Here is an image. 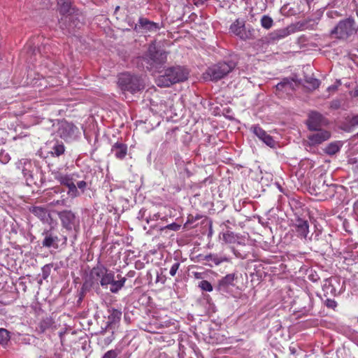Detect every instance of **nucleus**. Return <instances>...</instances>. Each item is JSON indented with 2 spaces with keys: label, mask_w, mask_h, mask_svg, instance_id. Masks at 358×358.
<instances>
[{
  "label": "nucleus",
  "mask_w": 358,
  "mask_h": 358,
  "mask_svg": "<svg viewBox=\"0 0 358 358\" xmlns=\"http://www.w3.org/2000/svg\"><path fill=\"white\" fill-rule=\"evenodd\" d=\"M64 192L63 190L62 191H60L59 189L58 188V191H57L56 189L55 190V192L57 193V192Z\"/></svg>",
  "instance_id": "52"
},
{
  "label": "nucleus",
  "mask_w": 358,
  "mask_h": 358,
  "mask_svg": "<svg viewBox=\"0 0 358 358\" xmlns=\"http://www.w3.org/2000/svg\"><path fill=\"white\" fill-rule=\"evenodd\" d=\"M206 265H208V266H210V267H212V266H213V264H210V263H206Z\"/></svg>",
  "instance_id": "51"
},
{
  "label": "nucleus",
  "mask_w": 358,
  "mask_h": 358,
  "mask_svg": "<svg viewBox=\"0 0 358 358\" xmlns=\"http://www.w3.org/2000/svg\"><path fill=\"white\" fill-rule=\"evenodd\" d=\"M199 257L201 261L212 262L215 265H219L222 262H228L227 257H218V255L215 254H209L207 255H200Z\"/></svg>",
  "instance_id": "19"
},
{
  "label": "nucleus",
  "mask_w": 358,
  "mask_h": 358,
  "mask_svg": "<svg viewBox=\"0 0 358 358\" xmlns=\"http://www.w3.org/2000/svg\"><path fill=\"white\" fill-rule=\"evenodd\" d=\"M31 212L43 221L46 220L48 216H49L47 209L41 206L33 207Z\"/></svg>",
  "instance_id": "24"
},
{
  "label": "nucleus",
  "mask_w": 358,
  "mask_h": 358,
  "mask_svg": "<svg viewBox=\"0 0 358 358\" xmlns=\"http://www.w3.org/2000/svg\"><path fill=\"white\" fill-rule=\"evenodd\" d=\"M118 280H117L123 287L126 282L127 278L125 277H121L120 275H117Z\"/></svg>",
  "instance_id": "45"
},
{
  "label": "nucleus",
  "mask_w": 358,
  "mask_h": 358,
  "mask_svg": "<svg viewBox=\"0 0 358 358\" xmlns=\"http://www.w3.org/2000/svg\"><path fill=\"white\" fill-rule=\"evenodd\" d=\"M192 274L196 279H203L204 277V273L201 272H193Z\"/></svg>",
  "instance_id": "44"
},
{
  "label": "nucleus",
  "mask_w": 358,
  "mask_h": 358,
  "mask_svg": "<svg viewBox=\"0 0 358 358\" xmlns=\"http://www.w3.org/2000/svg\"><path fill=\"white\" fill-rule=\"evenodd\" d=\"M76 187H78V189L80 192V194L85 192L87 186V182L85 180L78 181L76 180Z\"/></svg>",
  "instance_id": "38"
},
{
  "label": "nucleus",
  "mask_w": 358,
  "mask_h": 358,
  "mask_svg": "<svg viewBox=\"0 0 358 358\" xmlns=\"http://www.w3.org/2000/svg\"><path fill=\"white\" fill-rule=\"evenodd\" d=\"M44 238L42 245L45 248H58L59 237L54 234L51 230H45L43 232Z\"/></svg>",
  "instance_id": "14"
},
{
  "label": "nucleus",
  "mask_w": 358,
  "mask_h": 358,
  "mask_svg": "<svg viewBox=\"0 0 358 358\" xmlns=\"http://www.w3.org/2000/svg\"><path fill=\"white\" fill-rule=\"evenodd\" d=\"M180 266V264L179 262H176L172 265V266L170 269V275L171 276H174L176 274L177 271L178 270Z\"/></svg>",
  "instance_id": "40"
},
{
  "label": "nucleus",
  "mask_w": 358,
  "mask_h": 358,
  "mask_svg": "<svg viewBox=\"0 0 358 358\" xmlns=\"http://www.w3.org/2000/svg\"><path fill=\"white\" fill-rule=\"evenodd\" d=\"M87 284H88V282H87V281H86V282L83 284V288H84V287H87Z\"/></svg>",
  "instance_id": "50"
},
{
  "label": "nucleus",
  "mask_w": 358,
  "mask_h": 358,
  "mask_svg": "<svg viewBox=\"0 0 358 358\" xmlns=\"http://www.w3.org/2000/svg\"><path fill=\"white\" fill-rule=\"evenodd\" d=\"M10 156L8 153L4 152H0V162L3 164H6L10 160Z\"/></svg>",
  "instance_id": "39"
},
{
  "label": "nucleus",
  "mask_w": 358,
  "mask_h": 358,
  "mask_svg": "<svg viewBox=\"0 0 358 358\" xmlns=\"http://www.w3.org/2000/svg\"><path fill=\"white\" fill-rule=\"evenodd\" d=\"M340 106V102L338 101H333L331 103V107L332 108L337 109Z\"/></svg>",
  "instance_id": "47"
},
{
  "label": "nucleus",
  "mask_w": 358,
  "mask_h": 358,
  "mask_svg": "<svg viewBox=\"0 0 358 358\" xmlns=\"http://www.w3.org/2000/svg\"><path fill=\"white\" fill-rule=\"evenodd\" d=\"M62 227L67 231H74L76 234L80 230V220L71 210H63L57 213Z\"/></svg>",
  "instance_id": "8"
},
{
  "label": "nucleus",
  "mask_w": 358,
  "mask_h": 358,
  "mask_svg": "<svg viewBox=\"0 0 358 358\" xmlns=\"http://www.w3.org/2000/svg\"><path fill=\"white\" fill-rule=\"evenodd\" d=\"M289 351L292 355H294L296 352V348L293 347H289Z\"/></svg>",
  "instance_id": "48"
},
{
  "label": "nucleus",
  "mask_w": 358,
  "mask_h": 358,
  "mask_svg": "<svg viewBox=\"0 0 358 358\" xmlns=\"http://www.w3.org/2000/svg\"><path fill=\"white\" fill-rule=\"evenodd\" d=\"M113 275V271H110L103 264H99L91 270L90 277L97 283L99 282L102 287H107L112 282Z\"/></svg>",
  "instance_id": "7"
},
{
  "label": "nucleus",
  "mask_w": 358,
  "mask_h": 358,
  "mask_svg": "<svg viewBox=\"0 0 358 358\" xmlns=\"http://www.w3.org/2000/svg\"><path fill=\"white\" fill-rule=\"evenodd\" d=\"M65 148L63 143H56L52 148L51 153L54 156L59 157L64 154Z\"/></svg>",
  "instance_id": "28"
},
{
  "label": "nucleus",
  "mask_w": 358,
  "mask_h": 358,
  "mask_svg": "<svg viewBox=\"0 0 358 358\" xmlns=\"http://www.w3.org/2000/svg\"><path fill=\"white\" fill-rule=\"evenodd\" d=\"M161 28L159 23L154 22L148 19L141 17L138 22L135 24L134 29L138 33H154L157 32Z\"/></svg>",
  "instance_id": "10"
},
{
  "label": "nucleus",
  "mask_w": 358,
  "mask_h": 358,
  "mask_svg": "<svg viewBox=\"0 0 358 358\" xmlns=\"http://www.w3.org/2000/svg\"><path fill=\"white\" fill-rule=\"evenodd\" d=\"M66 203V199H63L53 201L52 203V205H55H55L65 206Z\"/></svg>",
  "instance_id": "43"
},
{
  "label": "nucleus",
  "mask_w": 358,
  "mask_h": 358,
  "mask_svg": "<svg viewBox=\"0 0 358 358\" xmlns=\"http://www.w3.org/2000/svg\"><path fill=\"white\" fill-rule=\"evenodd\" d=\"M325 305L329 308L334 309L337 306V303L334 299H327L325 301Z\"/></svg>",
  "instance_id": "41"
},
{
  "label": "nucleus",
  "mask_w": 358,
  "mask_h": 358,
  "mask_svg": "<svg viewBox=\"0 0 358 358\" xmlns=\"http://www.w3.org/2000/svg\"><path fill=\"white\" fill-rule=\"evenodd\" d=\"M118 85L123 92L135 94L144 89L145 83L143 79L138 76L124 73L119 76Z\"/></svg>",
  "instance_id": "4"
},
{
  "label": "nucleus",
  "mask_w": 358,
  "mask_h": 358,
  "mask_svg": "<svg viewBox=\"0 0 358 358\" xmlns=\"http://www.w3.org/2000/svg\"><path fill=\"white\" fill-rule=\"evenodd\" d=\"M57 6L60 14H69L71 9V0H57Z\"/></svg>",
  "instance_id": "22"
},
{
  "label": "nucleus",
  "mask_w": 358,
  "mask_h": 358,
  "mask_svg": "<svg viewBox=\"0 0 358 358\" xmlns=\"http://www.w3.org/2000/svg\"><path fill=\"white\" fill-rule=\"evenodd\" d=\"M109 285H111L110 291L113 294L117 293L122 288V285L115 280V274L113 275L112 282Z\"/></svg>",
  "instance_id": "32"
},
{
  "label": "nucleus",
  "mask_w": 358,
  "mask_h": 358,
  "mask_svg": "<svg viewBox=\"0 0 358 358\" xmlns=\"http://www.w3.org/2000/svg\"><path fill=\"white\" fill-rule=\"evenodd\" d=\"M110 152L117 159H122L127 154V146L124 143L117 142L113 145Z\"/></svg>",
  "instance_id": "17"
},
{
  "label": "nucleus",
  "mask_w": 358,
  "mask_h": 358,
  "mask_svg": "<svg viewBox=\"0 0 358 358\" xmlns=\"http://www.w3.org/2000/svg\"><path fill=\"white\" fill-rule=\"evenodd\" d=\"M120 352L121 351L119 349L110 350L103 355L102 358H117Z\"/></svg>",
  "instance_id": "35"
},
{
  "label": "nucleus",
  "mask_w": 358,
  "mask_h": 358,
  "mask_svg": "<svg viewBox=\"0 0 358 358\" xmlns=\"http://www.w3.org/2000/svg\"><path fill=\"white\" fill-rule=\"evenodd\" d=\"M250 131L262 142L270 148H274L275 141L271 136L268 134L259 125H253L250 127Z\"/></svg>",
  "instance_id": "13"
},
{
  "label": "nucleus",
  "mask_w": 358,
  "mask_h": 358,
  "mask_svg": "<svg viewBox=\"0 0 358 358\" xmlns=\"http://www.w3.org/2000/svg\"><path fill=\"white\" fill-rule=\"evenodd\" d=\"M144 60L150 70L159 71V69L166 62L167 52L157 47L156 42H152L144 56Z\"/></svg>",
  "instance_id": "2"
},
{
  "label": "nucleus",
  "mask_w": 358,
  "mask_h": 358,
  "mask_svg": "<svg viewBox=\"0 0 358 358\" xmlns=\"http://www.w3.org/2000/svg\"><path fill=\"white\" fill-rule=\"evenodd\" d=\"M223 239L226 243H235L236 237L232 232L227 231L223 234Z\"/></svg>",
  "instance_id": "37"
},
{
  "label": "nucleus",
  "mask_w": 358,
  "mask_h": 358,
  "mask_svg": "<svg viewBox=\"0 0 358 358\" xmlns=\"http://www.w3.org/2000/svg\"><path fill=\"white\" fill-rule=\"evenodd\" d=\"M357 136H358V133H357Z\"/></svg>",
  "instance_id": "55"
},
{
  "label": "nucleus",
  "mask_w": 358,
  "mask_h": 358,
  "mask_svg": "<svg viewBox=\"0 0 358 358\" xmlns=\"http://www.w3.org/2000/svg\"><path fill=\"white\" fill-rule=\"evenodd\" d=\"M305 83L306 87H307L308 90H313L319 87L320 82L318 79L312 77H308L306 78Z\"/></svg>",
  "instance_id": "27"
},
{
  "label": "nucleus",
  "mask_w": 358,
  "mask_h": 358,
  "mask_svg": "<svg viewBox=\"0 0 358 358\" xmlns=\"http://www.w3.org/2000/svg\"><path fill=\"white\" fill-rule=\"evenodd\" d=\"M323 117L315 111L311 112L308 115L307 125L309 130H317L321 126Z\"/></svg>",
  "instance_id": "15"
},
{
  "label": "nucleus",
  "mask_w": 358,
  "mask_h": 358,
  "mask_svg": "<svg viewBox=\"0 0 358 358\" xmlns=\"http://www.w3.org/2000/svg\"><path fill=\"white\" fill-rule=\"evenodd\" d=\"M78 132V128L71 122L62 121L59 124L58 134L65 141L75 138Z\"/></svg>",
  "instance_id": "11"
},
{
  "label": "nucleus",
  "mask_w": 358,
  "mask_h": 358,
  "mask_svg": "<svg viewBox=\"0 0 358 358\" xmlns=\"http://www.w3.org/2000/svg\"><path fill=\"white\" fill-rule=\"evenodd\" d=\"M188 75V71L184 67L180 66L169 67L157 77L156 83L161 87H170L173 84L186 80Z\"/></svg>",
  "instance_id": "1"
},
{
  "label": "nucleus",
  "mask_w": 358,
  "mask_h": 358,
  "mask_svg": "<svg viewBox=\"0 0 358 358\" xmlns=\"http://www.w3.org/2000/svg\"><path fill=\"white\" fill-rule=\"evenodd\" d=\"M199 287L206 292H212L213 289L212 285L207 280H201L199 283Z\"/></svg>",
  "instance_id": "34"
},
{
  "label": "nucleus",
  "mask_w": 358,
  "mask_h": 358,
  "mask_svg": "<svg viewBox=\"0 0 358 358\" xmlns=\"http://www.w3.org/2000/svg\"><path fill=\"white\" fill-rule=\"evenodd\" d=\"M296 231L298 236L307 238L309 232V224L308 221L299 219L296 223Z\"/></svg>",
  "instance_id": "18"
},
{
  "label": "nucleus",
  "mask_w": 358,
  "mask_h": 358,
  "mask_svg": "<svg viewBox=\"0 0 358 358\" xmlns=\"http://www.w3.org/2000/svg\"><path fill=\"white\" fill-rule=\"evenodd\" d=\"M276 89L278 90H285L292 88V83L288 78L283 79L281 82L276 85Z\"/></svg>",
  "instance_id": "30"
},
{
  "label": "nucleus",
  "mask_w": 358,
  "mask_h": 358,
  "mask_svg": "<svg viewBox=\"0 0 358 358\" xmlns=\"http://www.w3.org/2000/svg\"><path fill=\"white\" fill-rule=\"evenodd\" d=\"M52 268V264H45V266H43L42 267L43 279L46 280L49 277Z\"/></svg>",
  "instance_id": "36"
},
{
  "label": "nucleus",
  "mask_w": 358,
  "mask_h": 358,
  "mask_svg": "<svg viewBox=\"0 0 358 358\" xmlns=\"http://www.w3.org/2000/svg\"><path fill=\"white\" fill-rule=\"evenodd\" d=\"M236 278L234 273L227 274L218 281L217 289L222 292H226L229 287L234 285Z\"/></svg>",
  "instance_id": "16"
},
{
  "label": "nucleus",
  "mask_w": 358,
  "mask_h": 358,
  "mask_svg": "<svg viewBox=\"0 0 358 358\" xmlns=\"http://www.w3.org/2000/svg\"><path fill=\"white\" fill-rule=\"evenodd\" d=\"M355 95L358 96V91L356 90L355 92Z\"/></svg>",
  "instance_id": "54"
},
{
  "label": "nucleus",
  "mask_w": 358,
  "mask_h": 358,
  "mask_svg": "<svg viewBox=\"0 0 358 358\" xmlns=\"http://www.w3.org/2000/svg\"><path fill=\"white\" fill-rule=\"evenodd\" d=\"M229 33L242 41L252 40L255 38V29L250 25H245L243 19H236L229 27Z\"/></svg>",
  "instance_id": "6"
},
{
  "label": "nucleus",
  "mask_w": 358,
  "mask_h": 358,
  "mask_svg": "<svg viewBox=\"0 0 358 358\" xmlns=\"http://www.w3.org/2000/svg\"><path fill=\"white\" fill-rule=\"evenodd\" d=\"M350 124L353 126L358 125V115H355L350 120Z\"/></svg>",
  "instance_id": "46"
},
{
  "label": "nucleus",
  "mask_w": 358,
  "mask_h": 358,
  "mask_svg": "<svg viewBox=\"0 0 358 358\" xmlns=\"http://www.w3.org/2000/svg\"><path fill=\"white\" fill-rule=\"evenodd\" d=\"M315 132L308 136V143L310 145H317L324 141H327L331 137V133L327 130L320 129L314 130Z\"/></svg>",
  "instance_id": "12"
},
{
  "label": "nucleus",
  "mask_w": 358,
  "mask_h": 358,
  "mask_svg": "<svg viewBox=\"0 0 358 358\" xmlns=\"http://www.w3.org/2000/svg\"><path fill=\"white\" fill-rule=\"evenodd\" d=\"M357 29L355 18L349 17L340 20L331 31V34L335 36V38L338 39H347L355 34Z\"/></svg>",
  "instance_id": "5"
},
{
  "label": "nucleus",
  "mask_w": 358,
  "mask_h": 358,
  "mask_svg": "<svg viewBox=\"0 0 358 358\" xmlns=\"http://www.w3.org/2000/svg\"><path fill=\"white\" fill-rule=\"evenodd\" d=\"M289 34L290 32L287 28L278 29L269 34V40L273 42L278 41L287 37Z\"/></svg>",
  "instance_id": "20"
},
{
  "label": "nucleus",
  "mask_w": 358,
  "mask_h": 358,
  "mask_svg": "<svg viewBox=\"0 0 358 358\" xmlns=\"http://www.w3.org/2000/svg\"><path fill=\"white\" fill-rule=\"evenodd\" d=\"M166 229L173 230V231H178L180 229V225L176 223H172L170 224H168L166 227Z\"/></svg>",
  "instance_id": "42"
},
{
  "label": "nucleus",
  "mask_w": 358,
  "mask_h": 358,
  "mask_svg": "<svg viewBox=\"0 0 358 358\" xmlns=\"http://www.w3.org/2000/svg\"><path fill=\"white\" fill-rule=\"evenodd\" d=\"M273 24V21L271 17L267 15H264L261 19V25L262 27L268 29Z\"/></svg>",
  "instance_id": "31"
},
{
  "label": "nucleus",
  "mask_w": 358,
  "mask_h": 358,
  "mask_svg": "<svg viewBox=\"0 0 358 358\" xmlns=\"http://www.w3.org/2000/svg\"><path fill=\"white\" fill-rule=\"evenodd\" d=\"M30 167H31V164L30 162L27 160H24V165L22 168V172L25 178L27 183L31 182L33 180V176L31 173V171L30 170Z\"/></svg>",
  "instance_id": "25"
},
{
  "label": "nucleus",
  "mask_w": 358,
  "mask_h": 358,
  "mask_svg": "<svg viewBox=\"0 0 358 358\" xmlns=\"http://www.w3.org/2000/svg\"><path fill=\"white\" fill-rule=\"evenodd\" d=\"M342 146V144L341 142H332L330 143L324 149L325 153H327L329 155H334L338 152H339Z\"/></svg>",
  "instance_id": "26"
},
{
  "label": "nucleus",
  "mask_w": 358,
  "mask_h": 358,
  "mask_svg": "<svg viewBox=\"0 0 358 358\" xmlns=\"http://www.w3.org/2000/svg\"><path fill=\"white\" fill-rule=\"evenodd\" d=\"M235 68V64L232 62H219L218 64L209 67L206 71L211 80H218L226 76Z\"/></svg>",
  "instance_id": "9"
},
{
  "label": "nucleus",
  "mask_w": 358,
  "mask_h": 358,
  "mask_svg": "<svg viewBox=\"0 0 358 358\" xmlns=\"http://www.w3.org/2000/svg\"><path fill=\"white\" fill-rule=\"evenodd\" d=\"M323 290L327 294L335 295L336 292V288L331 285V282L327 280L325 284L323 285Z\"/></svg>",
  "instance_id": "33"
},
{
  "label": "nucleus",
  "mask_w": 358,
  "mask_h": 358,
  "mask_svg": "<svg viewBox=\"0 0 358 358\" xmlns=\"http://www.w3.org/2000/svg\"><path fill=\"white\" fill-rule=\"evenodd\" d=\"M66 241H67V237H66V236H64V243H66Z\"/></svg>",
  "instance_id": "53"
},
{
  "label": "nucleus",
  "mask_w": 358,
  "mask_h": 358,
  "mask_svg": "<svg viewBox=\"0 0 358 358\" xmlns=\"http://www.w3.org/2000/svg\"><path fill=\"white\" fill-rule=\"evenodd\" d=\"M10 339V332L4 329H0V344L6 345Z\"/></svg>",
  "instance_id": "29"
},
{
  "label": "nucleus",
  "mask_w": 358,
  "mask_h": 358,
  "mask_svg": "<svg viewBox=\"0 0 358 358\" xmlns=\"http://www.w3.org/2000/svg\"><path fill=\"white\" fill-rule=\"evenodd\" d=\"M336 90V86H335V85H331V86H330V87H328V90Z\"/></svg>",
  "instance_id": "49"
},
{
  "label": "nucleus",
  "mask_w": 358,
  "mask_h": 358,
  "mask_svg": "<svg viewBox=\"0 0 358 358\" xmlns=\"http://www.w3.org/2000/svg\"><path fill=\"white\" fill-rule=\"evenodd\" d=\"M53 324L52 319L51 317H45L40 321L38 324L37 330L40 334L44 333L46 330L49 329Z\"/></svg>",
  "instance_id": "23"
},
{
  "label": "nucleus",
  "mask_w": 358,
  "mask_h": 358,
  "mask_svg": "<svg viewBox=\"0 0 358 358\" xmlns=\"http://www.w3.org/2000/svg\"><path fill=\"white\" fill-rule=\"evenodd\" d=\"M108 311L110 313L108 317V325L118 323L122 317V311L115 308L109 309Z\"/></svg>",
  "instance_id": "21"
},
{
  "label": "nucleus",
  "mask_w": 358,
  "mask_h": 358,
  "mask_svg": "<svg viewBox=\"0 0 358 358\" xmlns=\"http://www.w3.org/2000/svg\"><path fill=\"white\" fill-rule=\"evenodd\" d=\"M51 175L53 176L60 185L66 186L68 188L67 195L71 199H75L80 196V192L76 187V178H78L77 173L64 174L59 169L50 171Z\"/></svg>",
  "instance_id": "3"
}]
</instances>
